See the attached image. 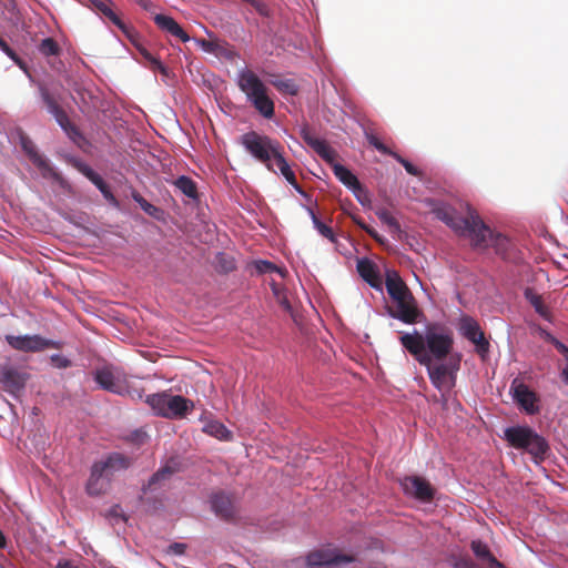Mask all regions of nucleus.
Instances as JSON below:
<instances>
[{
    "label": "nucleus",
    "instance_id": "nucleus-1",
    "mask_svg": "<svg viewBox=\"0 0 568 568\" xmlns=\"http://www.w3.org/2000/svg\"><path fill=\"white\" fill-rule=\"evenodd\" d=\"M241 144L256 161L264 164L271 172L276 173L275 166L278 169L285 180L301 194H305L298 184L294 172L286 162L283 153L282 144L270 138L268 135L260 134L255 131H250L241 136Z\"/></svg>",
    "mask_w": 568,
    "mask_h": 568
},
{
    "label": "nucleus",
    "instance_id": "nucleus-2",
    "mask_svg": "<svg viewBox=\"0 0 568 568\" xmlns=\"http://www.w3.org/2000/svg\"><path fill=\"white\" fill-rule=\"evenodd\" d=\"M433 213L436 219L444 222L457 234L467 236L473 246H481L486 243L489 227L469 205H467L466 217L458 215L453 206L445 203L437 204L433 209Z\"/></svg>",
    "mask_w": 568,
    "mask_h": 568
},
{
    "label": "nucleus",
    "instance_id": "nucleus-3",
    "mask_svg": "<svg viewBox=\"0 0 568 568\" xmlns=\"http://www.w3.org/2000/svg\"><path fill=\"white\" fill-rule=\"evenodd\" d=\"M385 286L395 303V307H387L389 316L405 324L419 323L424 313L419 310L412 291L396 271L386 273Z\"/></svg>",
    "mask_w": 568,
    "mask_h": 568
},
{
    "label": "nucleus",
    "instance_id": "nucleus-4",
    "mask_svg": "<svg viewBox=\"0 0 568 568\" xmlns=\"http://www.w3.org/2000/svg\"><path fill=\"white\" fill-rule=\"evenodd\" d=\"M237 84L245 93L247 101L265 119L274 116V102L268 94V89L253 71H241Z\"/></svg>",
    "mask_w": 568,
    "mask_h": 568
},
{
    "label": "nucleus",
    "instance_id": "nucleus-5",
    "mask_svg": "<svg viewBox=\"0 0 568 568\" xmlns=\"http://www.w3.org/2000/svg\"><path fill=\"white\" fill-rule=\"evenodd\" d=\"M505 439L511 447L527 452L536 463L545 460L549 452L547 440L528 426L506 428Z\"/></svg>",
    "mask_w": 568,
    "mask_h": 568
},
{
    "label": "nucleus",
    "instance_id": "nucleus-6",
    "mask_svg": "<svg viewBox=\"0 0 568 568\" xmlns=\"http://www.w3.org/2000/svg\"><path fill=\"white\" fill-rule=\"evenodd\" d=\"M301 136L325 162L332 165L335 176L344 185L353 190L361 189L358 179L346 166L335 162L336 152L326 141L316 138L307 126L301 130Z\"/></svg>",
    "mask_w": 568,
    "mask_h": 568
},
{
    "label": "nucleus",
    "instance_id": "nucleus-7",
    "mask_svg": "<svg viewBox=\"0 0 568 568\" xmlns=\"http://www.w3.org/2000/svg\"><path fill=\"white\" fill-rule=\"evenodd\" d=\"M145 402L156 415L166 418H182L194 408V403L191 399L166 392L149 395Z\"/></svg>",
    "mask_w": 568,
    "mask_h": 568
},
{
    "label": "nucleus",
    "instance_id": "nucleus-8",
    "mask_svg": "<svg viewBox=\"0 0 568 568\" xmlns=\"http://www.w3.org/2000/svg\"><path fill=\"white\" fill-rule=\"evenodd\" d=\"M426 351L432 361H443L450 354L454 339L449 331L439 324H430L425 333Z\"/></svg>",
    "mask_w": 568,
    "mask_h": 568
},
{
    "label": "nucleus",
    "instance_id": "nucleus-9",
    "mask_svg": "<svg viewBox=\"0 0 568 568\" xmlns=\"http://www.w3.org/2000/svg\"><path fill=\"white\" fill-rule=\"evenodd\" d=\"M93 378L103 390L121 396L129 390V376L118 366L104 365L97 368Z\"/></svg>",
    "mask_w": 568,
    "mask_h": 568
},
{
    "label": "nucleus",
    "instance_id": "nucleus-10",
    "mask_svg": "<svg viewBox=\"0 0 568 568\" xmlns=\"http://www.w3.org/2000/svg\"><path fill=\"white\" fill-rule=\"evenodd\" d=\"M424 366L427 368L432 384L439 392H448L455 386V372L459 368L458 363L434 364L429 357V363Z\"/></svg>",
    "mask_w": 568,
    "mask_h": 568
},
{
    "label": "nucleus",
    "instance_id": "nucleus-11",
    "mask_svg": "<svg viewBox=\"0 0 568 568\" xmlns=\"http://www.w3.org/2000/svg\"><path fill=\"white\" fill-rule=\"evenodd\" d=\"M355 557L337 552L335 549H318L311 551L306 557L308 568H322L324 566H339L353 562Z\"/></svg>",
    "mask_w": 568,
    "mask_h": 568
},
{
    "label": "nucleus",
    "instance_id": "nucleus-12",
    "mask_svg": "<svg viewBox=\"0 0 568 568\" xmlns=\"http://www.w3.org/2000/svg\"><path fill=\"white\" fill-rule=\"evenodd\" d=\"M459 328L463 336L476 345L477 353L485 357L489 352V342L486 339L478 322L470 316H463Z\"/></svg>",
    "mask_w": 568,
    "mask_h": 568
},
{
    "label": "nucleus",
    "instance_id": "nucleus-13",
    "mask_svg": "<svg viewBox=\"0 0 568 568\" xmlns=\"http://www.w3.org/2000/svg\"><path fill=\"white\" fill-rule=\"evenodd\" d=\"M7 343L14 349L21 352H40L45 348H57V343L45 339L40 335L14 336L7 335Z\"/></svg>",
    "mask_w": 568,
    "mask_h": 568
},
{
    "label": "nucleus",
    "instance_id": "nucleus-14",
    "mask_svg": "<svg viewBox=\"0 0 568 568\" xmlns=\"http://www.w3.org/2000/svg\"><path fill=\"white\" fill-rule=\"evenodd\" d=\"M402 346L420 364L427 365L429 363L430 354L426 351L425 335L418 331L413 333L402 334L399 337Z\"/></svg>",
    "mask_w": 568,
    "mask_h": 568
},
{
    "label": "nucleus",
    "instance_id": "nucleus-15",
    "mask_svg": "<svg viewBox=\"0 0 568 568\" xmlns=\"http://www.w3.org/2000/svg\"><path fill=\"white\" fill-rule=\"evenodd\" d=\"M514 400L529 415H534L539 412L536 405L537 396L525 383L519 378H515L510 386Z\"/></svg>",
    "mask_w": 568,
    "mask_h": 568
},
{
    "label": "nucleus",
    "instance_id": "nucleus-16",
    "mask_svg": "<svg viewBox=\"0 0 568 568\" xmlns=\"http://www.w3.org/2000/svg\"><path fill=\"white\" fill-rule=\"evenodd\" d=\"M131 464L132 459L130 457L120 453H111L105 458L95 462L92 466L98 468L111 481L115 473L128 469Z\"/></svg>",
    "mask_w": 568,
    "mask_h": 568
},
{
    "label": "nucleus",
    "instance_id": "nucleus-17",
    "mask_svg": "<svg viewBox=\"0 0 568 568\" xmlns=\"http://www.w3.org/2000/svg\"><path fill=\"white\" fill-rule=\"evenodd\" d=\"M405 494L414 498L428 503L434 498L435 489L429 481L419 476H407L402 481Z\"/></svg>",
    "mask_w": 568,
    "mask_h": 568
},
{
    "label": "nucleus",
    "instance_id": "nucleus-18",
    "mask_svg": "<svg viewBox=\"0 0 568 568\" xmlns=\"http://www.w3.org/2000/svg\"><path fill=\"white\" fill-rule=\"evenodd\" d=\"M39 91L45 106L48 108V111L54 116L58 124L67 132H69V130H74V126L71 124L68 114L60 106L49 90L44 85H40Z\"/></svg>",
    "mask_w": 568,
    "mask_h": 568
},
{
    "label": "nucleus",
    "instance_id": "nucleus-19",
    "mask_svg": "<svg viewBox=\"0 0 568 568\" xmlns=\"http://www.w3.org/2000/svg\"><path fill=\"white\" fill-rule=\"evenodd\" d=\"M179 463L174 459L169 460L149 479L148 484L142 487L143 494L162 488L173 474L179 471Z\"/></svg>",
    "mask_w": 568,
    "mask_h": 568
},
{
    "label": "nucleus",
    "instance_id": "nucleus-20",
    "mask_svg": "<svg viewBox=\"0 0 568 568\" xmlns=\"http://www.w3.org/2000/svg\"><path fill=\"white\" fill-rule=\"evenodd\" d=\"M211 508L214 514L224 519L231 520L236 515V507L230 495L223 491L215 493L211 496Z\"/></svg>",
    "mask_w": 568,
    "mask_h": 568
},
{
    "label": "nucleus",
    "instance_id": "nucleus-21",
    "mask_svg": "<svg viewBox=\"0 0 568 568\" xmlns=\"http://www.w3.org/2000/svg\"><path fill=\"white\" fill-rule=\"evenodd\" d=\"M365 136L367 142L374 146L376 150H378L383 154H387L392 158H394L398 163H400L406 172L414 176H420L422 172L418 170L415 165H413L409 161L404 159L402 155H399L397 152L392 151L389 148H387L381 140L372 132H365Z\"/></svg>",
    "mask_w": 568,
    "mask_h": 568
},
{
    "label": "nucleus",
    "instance_id": "nucleus-22",
    "mask_svg": "<svg viewBox=\"0 0 568 568\" xmlns=\"http://www.w3.org/2000/svg\"><path fill=\"white\" fill-rule=\"evenodd\" d=\"M493 246L496 254H498L504 260H514V244L513 242L505 235L500 233H494L489 229V234L487 235V241L484 245L478 246L479 248H484L487 246Z\"/></svg>",
    "mask_w": 568,
    "mask_h": 568
},
{
    "label": "nucleus",
    "instance_id": "nucleus-23",
    "mask_svg": "<svg viewBox=\"0 0 568 568\" xmlns=\"http://www.w3.org/2000/svg\"><path fill=\"white\" fill-rule=\"evenodd\" d=\"M357 272L373 288L382 290V277L374 262L368 258L358 260Z\"/></svg>",
    "mask_w": 568,
    "mask_h": 568
},
{
    "label": "nucleus",
    "instance_id": "nucleus-24",
    "mask_svg": "<svg viewBox=\"0 0 568 568\" xmlns=\"http://www.w3.org/2000/svg\"><path fill=\"white\" fill-rule=\"evenodd\" d=\"M22 149L29 156L31 162L41 170L44 176L55 175L53 169L50 166L48 161L37 151L36 145L29 139H22Z\"/></svg>",
    "mask_w": 568,
    "mask_h": 568
},
{
    "label": "nucleus",
    "instance_id": "nucleus-25",
    "mask_svg": "<svg viewBox=\"0 0 568 568\" xmlns=\"http://www.w3.org/2000/svg\"><path fill=\"white\" fill-rule=\"evenodd\" d=\"M154 22L162 31H165L172 37L180 39L182 42H187L190 40L189 34L172 17L165 14H156L154 17Z\"/></svg>",
    "mask_w": 568,
    "mask_h": 568
},
{
    "label": "nucleus",
    "instance_id": "nucleus-26",
    "mask_svg": "<svg viewBox=\"0 0 568 568\" xmlns=\"http://www.w3.org/2000/svg\"><path fill=\"white\" fill-rule=\"evenodd\" d=\"M26 381L27 374L12 367L3 368L0 375V382L10 392L22 389Z\"/></svg>",
    "mask_w": 568,
    "mask_h": 568
},
{
    "label": "nucleus",
    "instance_id": "nucleus-27",
    "mask_svg": "<svg viewBox=\"0 0 568 568\" xmlns=\"http://www.w3.org/2000/svg\"><path fill=\"white\" fill-rule=\"evenodd\" d=\"M110 484L111 481H109L98 468L92 466L85 490L90 496H100L108 491Z\"/></svg>",
    "mask_w": 568,
    "mask_h": 568
},
{
    "label": "nucleus",
    "instance_id": "nucleus-28",
    "mask_svg": "<svg viewBox=\"0 0 568 568\" xmlns=\"http://www.w3.org/2000/svg\"><path fill=\"white\" fill-rule=\"evenodd\" d=\"M525 297L539 316H541L545 321L550 323L552 322V314L549 307L544 303L541 295L537 294L532 288H526Z\"/></svg>",
    "mask_w": 568,
    "mask_h": 568
},
{
    "label": "nucleus",
    "instance_id": "nucleus-29",
    "mask_svg": "<svg viewBox=\"0 0 568 568\" xmlns=\"http://www.w3.org/2000/svg\"><path fill=\"white\" fill-rule=\"evenodd\" d=\"M203 432L220 440H231L232 432L224 424L216 419H206L203 425Z\"/></svg>",
    "mask_w": 568,
    "mask_h": 568
},
{
    "label": "nucleus",
    "instance_id": "nucleus-30",
    "mask_svg": "<svg viewBox=\"0 0 568 568\" xmlns=\"http://www.w3.org/2000/svg\"><path fill=\"white\" fill-rule=\"evenodd\" d=\"M196 44L205 52L213 53L215 55L229 57L231 51L229 50L225 42L219 39H195Z\"/></svg>",
    "mask_w": 568,
    "mask_h": 568
},
{
    "label": "nucleus",
    "instance_id": "nucleus-31",
    "mask_svg": "<svg viewBox=\"0 0 568 568\" xmlns=\"http://www.w3.org/2000/svg\"><path fill=\"white\" fill-rule=\"evenodd\" d=\"M471 550L481 560L487 561L488 568H504L503 564H500L490 552L489 548L486 544L480 540H474L471 542Z\"/></svg>",
    "mask_w": 568,
    "mask_h": 568
},
{
    "label": "nucleus",
    "instance_id": "nucleus-32",
    "mask_svg": "<svg viewBox=\"0 0 568 568\" xmlns=\"http://www.w3.org/2000/svg\"><path fill=\"white\" fill-rule=\"evenodd\" d=\"M174 185L187 197L197 199V186L191 178L181 175L175 180Z\"/></svg>",
    "mask_w": 568,
    "mask_h": 568
},
{
    "label": "nucleus",
    "instance_id": "nucleus-33",
    "mask_svg": "<svg viewBox=\"0 0 568 568\" xmlns=\"http://www.w3.org/2000/svg\"><path fill=\"white\" fill-rule=\"evenodd\" d=\"M307 211L312 219L313 225L317 230V232L322 236L327 239L329 242L337 243V237H336L333 229L331 226L326 225L325 223H323L312 209L308 207Z\"/></svg>",
    "mask_w": 568,
    "mask_h": 568
},
{
    "label": "nucleus",
    "instance_id": "nucleus-34",
    "mask_svg": "<svg viewBox=\"0 0 568 568\" xmlns=\"http://www.w3.org/2000/svg\"><path fill=\"white\" fill-rule=\"evenodd\" d=\"M39 51L44 57H57L61 52V48L53 38H45L39 44Z\"/></svg>",
    "mask_w": 568,
    "mask_h": 568
},
{
    "label": "nucleus",
    "instance_id": "nucleus-35",
    "mask_svg": "<svg viewBox=\"0 0 568 568\" xmlns=\"http://www.w3.org/2000/svg\"><path fill=\"white\" fill-rule=\"evenodd\" d=\"M377 215L378 219L389 227L392 233L402 232L398 221L388 211H381Z\"/></svg>",
    "mask_w": 568,
    "mask_h": 568
},
{
    "label": "nucleus",
    "instance_id": "nucleus-36",
    "mask_svg": "<svg viewBox=\"0 0 568 568\" xmlns=\"http://www.w3.org/2000/svg\"><path fill=\"white\" fill-rule=\"evenodd\" d=\"M132 197L146 214L155 216L156 213L159 212V209L153 204L149 203L140 193L134 192L132 194Z\"/></svg>",
    "mask_w": 568,
    "mask_h": 568
},
{
    "label": "nucleus",
    "instance_id": "nucleus-37",
    "mask_svg": "<svg viewBox=\"0 0 568 568\" xmlns=\"http://www.w3.org/2000/svg\"><path fill=\"white\" fill-rule=\"evenodd\" d=\"M275 88L290 95H295L298 92V88L293 80H280L274 82Z\"/></svg>",
    "mask_w": 568,
    "mask_h": 568
},
{
    "label": "nucleus",
    "instance_id": "nucleus-38",
    "mask_svg": "<svg viewBox=\"0 0 568 568\" xmlns=\"http://www.w3.org/2000/svg\"><path fill=\"white\" fill-rule=\"evenodd\" d=\"M140 52L143 58L150 62V65L153 70H159L162 74L168 73V69L163 65V63L158 58L152 55L148 50L142 49Z\"/></svg>",
    "mask_w": 568,
    "mask_h": 568
},
{
    "label": "nucleus",
    "instance_id": "nucleus-39",
    "mask_svg": "<svg viewBox=\"0 0 568 568\" xmlns=\"http://www.w3.org/2000/svg\"><path fill=\"white\" fill-rule=\"evenodd\" d=\"M352 219L354 223L364 230L371 237H373L378 243H384V239L376 232V230L365 224L361 217L353 216Z\"/></svg>",
    "mask_w": 568,
    "mask_h": 568
},
{
    "label": "nucleus",
    "instance_id": "nucleus-40",
    "mask_svg": "<svg viewBox=\"0 0 568 568\" xmlns=\"http://www.w3.org/2000/svg\"><path fill=\"white\" fill-rule=\"evenodd\" d=\"M93 184L99 189V191L103 194V196H104L108 201H110V202H112V203H115V202H116V200H115L114 195L112 194V192H111V190H110L109 185L105 183V181H104L101 176H99L98 179H95V181H94V183H93Z\"/></svg>",
    "mask_w": 568,
    "mask_h": 568
},
{
    "label": "nucleus",
    "instance_id": "nucleus-41",
    "mask_svg": "<svg viewBox=\"0 0 568 568\" xmlns=\"http://www.w3.org/2000/svg\"><path fill=\"white\" fill-rule=\"evenodd\" d=\"M93 184L99 189V191L103 194V196H104L108 201H110V202H112V203H115V202H116V200H115L114 195L112 194V192H111V190H110L109 185L105 183V181H104L101 176H99L98 179H95V181H94V183H93Z\"/></svg>",
    "mask_w": 568,
    "mask_h": 568
},
{
    "label": "nucleus",
    "instance_id": "nucleus-42",
    "mask_svg": "<svg viewBox=\"0 0 568 568\" xmlns=\"http://www.w3.org/2000/svg\"><path fill=\"white\" fill-rule=\"evenodd\" d=\"M93 184L99 189V191L103 194V196H104L108 201H110V202H112V203H115V202H116V200H115L114 195L112 194V192H111V190H110L109 185L105 183V181H104L101 176H99L98 179H95V181H94V183H93Z\"/></svg>",
    "mask_w": 568,
    "mask_h": 568
},
{
    "label": "nucleus",
    "instance_id": "nucleus-43",
    "mask_svg": "<svg viewBox=\"0 0 568 568\" xmlns=\"http://www.w3.org/2000/svg\"><path fill=\"white\" fill-rule=\"evenodd\" d=\"M93 184L99 189V191L103 194V196H104L108 201H110V202H112V203H115V202H116V200H115L114 195L112 194V192H111V190H110L109 185L105 183V181H104L101 176H99L98 179H95V181H94V183H93Z\"/></svg>",
    "mask_w": 568,
    "mask_h": 568
},
{
    "label": "nucleus",
    "instance_id": "nucleus-44",
    "mask_svg": "<svg viewBox=\"0 0 568 568\" xmlns=\"http://www.w3.org/2000/svg\"><path fill=\"white\" fill-rule=\"evenodd\" d=\"M93 184L99 189V191L103 194V196H104L108 201H110V202H112V203H115V202H116V200H115L114 195L112 194V192H111V190H110L109 185L105 183V181H104L101 176H99L98 179H95V181H94V183H93Z\"/></svg>",
    "mask_w": 568,
    "mask_h": 568
},
{
    "label": "nucleus",
    "instance_id": "nucleus-45",
    "mask_svg": "<svg viewBox=\"0 0 568 568\" xmlns=\"http://www.w3.org/2000/svg\"><path fill=\"white\" fill-rule=\"evenodd\" d=\"M93 184L99 189V191L103 194V196H104L108 201H110V202H112V203H115V202H116V200H115L114 195L112 194V192H111V190H110L109 185L105 183V181H104L101 176H99L98 179H95V181H94V183H93Z\"/></svg>",
    "mask_w": 568,
    "mask_h": 568
},
{
    "label": "nucleus",
    "instance_id": "nucleus-46",
    "mask_svg": "<svg viewBox=\"0 0 568 568\" xmlns=\"http://www.w3.org/2000/svg\"><path fill=\"white\" fill-rule=\"evenodd\" d=\"M0 49L20 68L23 67L21 58L9 47V44L0 37Z\"/></svg>",
    "mask_w": 568,
    "mask_h": 568
},
{
    "label": "nucleus",
    "instance_id": "nucleus-47",
    "mask_svg": "<svg viewBox=\"0 0 568 568\" xmlns=\"http://www.w3.org/2000/svg\"><path fill=\"white\" fill-rule=\"evenodd\" d=\"M75 168L92 183H94L95 179L100 176L95 171H93L88 164L83 162H78Z\"/></svg>",
    "mask_w": 568,
    "mask_h": 568
},
{
    "label": "nucleus",
    "instance_id": "nucleus-48",
    "mask_svg": "<svg viewBox=\"0 0 568 568\" xmlns=\"http://www.w3.org/2000/svg\"><path fill=\"white\" fill-rule=\"evenodd\" d=\"M219 265L224 272H231L235 270V263L233 258H229L225 254L217 256Z\"/></svg>",
    "mask_w": 568,
    "mask_h": 568
},
{
    "label": "nucleus",
    "instance_id": "nucleus-49",
    "mask_svg": "<svg viewBox=\"0 0 568 568\" xmlns=\"http://www.w3.org/2000/svg\"><path fill=\"white\" fill-rule=\"evenodd\" d=\"M101 11L103 12V14L110 19L116 27H119L120 29H124V23L121 21V19L119 18V16L109 7H104L101 9Z\"/></svg>",
    "mask_w": 568,
    "mask_h": 568
},
{
    "label": "nucleus",
    "instance_id": "nucleus-50",
    "mask_svg": "<svg viewBox=\"0 0 568 568\" xmlns=\"http://www.w3.org/2000/svg\"><path fill=\"white\" fill-rule=\"evenodd\" d=\"M254 9L255 11L262 16V17H268L270 16V9H268V6L261 1V0H253V1H250L248 2Z\"/></svg>",
    "mask_w": 568,
    "mask_h": 568
},
{
    "label": "nucleus",
    "instance_id": "nucleus-51",
    "mask_svg": "<svg viewBox=\"0 0 568 568\" xmlns=\"http://www.w3.org/2000/svg\"><path fill=\"white\" fill-rule=\"evenodd\" d=\"M547 338L554 344L556 349L561 355H564L565 359H567L568 358V347L564 343H561L560 341H558L557 338L551 336L549 333H547Z\"/></svg>",
    "mask_w": 568,
    "mask_h": 568
},
{
    "label": "nucleus",
    "instance_id": "nucleus-52",
    "mask_svg": "<svg viewBox=\"0 0 568 568\" xmlns=\"http://www.w3.org/2000/svg\"><path fill=\"white\" fill-rule=\"evenodd\" d=\"M185 550H186V545L182 544V542H173L168 548L169 554H173V555H178V556L183 555L185 552Z\"/></svg>",
    "mask_w": 568,
    "mask_h": 568
},
{
    "label": "nucleus",
    "instance_id": "nucleus-53",
    "mask_svg": "<svg viewBox=\"0 0 568 568\" xmlns=\"http://www.w3.org/2000/svg\"><path fill=\"white\" fill-rule=\"evenodd\" d=\"M130 396L132 399H141L143 397V390L135 388L129 382V390L124 394V396Z\"/></svg>",
    "mask_w": 568,
    "mask_h": 568
},
{
    "label": "nucleus",
    "instance_id": "nucleus-54",
    "mask_svg": "<svg viewBox=\"0 0 568 568\" xmlns=\"http://www.w3.org/2000/svg\"><path fill=\"white\" fill-rule=\"evenodd\" d=\"M256 267L260 272L264 273V272H268V271L273 270L274 265L267 261H258L256 263Z\"/></svg>",
    "mask_w": 568,
    "mask_h": 568
},
{
    "label": "nucleus",
    "instance_id": "nucleus-55",
    "mask_svg": "<svg viewBox=\"0 0 568 568\" xmlns=\"http://www.w3.org/2000/svg\"><path fill=\"white\" fill-rule=\"evenodd\" d=\"M109 515L112 517H120L123 520H126V518L122 515V508L120 507V505L112 506L111 509L109 510Z\"/></svg>",
    "mask_w": 568,
    "mask_h": 568
},
{
    "label": "nucleus",
    "instance_id": "nucleus-56",
    "mask_svg": "<svg viewBox=\"0 0 568 568\" xmlns=\"http://www.w3.org/2000/svg\"><path fill=\"white\" fill-rule=\"evenodd\" d=\"M52 361L58 362L59 367L65 368V367L70 366V361L67 358L60 357L59 355L52 356Z\"/></svg>",
    "mask_w": 568,
    "mask_h": 568
},
{
    "label": "nucleus",
    "instance_id": "nucleus-57",
    "mask_svg": "<svg viewBox=\"0 0 568 568\" xmlns=\"http://www.w3.org/2000/svg\"><path fill=\"white\" fill-rule=\"evenodd\" d=\"M55 568H79L74 566L70 560H60Z\"/></svg>",
    "mask_w": 568,
    "mask_h": 568
},
{
    "label": "nucleus",
    "instance_id": "nucleus-58",
    "mask_svg": "<svg viewBox=\"0 0 568 568\" xmlns=\"http://www.w3.org/2000/svg\"><path fill=\"white\" fill-rule=\"evenodd\" d=\"M6 545H7L6 537H4L3 532L0 530V549L4 548Z\"/></svg>",
    "mask_w": 568,
    "mask_h": 568
},
{
    "label": "nucleus",
    "instance_id": "nucleus-59",
    "mask_svg": "<svg viewBox=\"0 0 568 568\" xmlns=\"http://www.w3.org/2000/svg\"><path fill=\"white\" fill-rule=\"evenodd\" d=\"M566 362H567V365L562 369V375H564L565 381L568 383V358L566 359Z\"/></svg>",
    "mask_w": 568,
    "mask_h": 568
},
{
    "label": "nucleus",
    "instance_id": "nucleus-60",
    "mask_svg": "<svg viewBox=\"0 0 568 568\" xmlns=\"http://www.w3.org/2000/svg\"><path fill=\"white\" fill-rule=\"evenodd\" d=\"M463 568H476V567H475L474 562H471V561H464Z\"/></svg>",
    "mask_w": 568,
    "mask_h": 568
},
{
    "label": "nucleus",
    "instance_id": "nucleus-61",
    "mask_svg": "<svg viewBox=\"0 0 568 568\" xmlns=\"http://www.w3.org/2000/svg\"><path fill=\"white\" fill-rule=\"evenodd\" d=\"M281 304H282L286 310H290V308H291L290 303H288V301H287L286 298H283V300L281 301Z\"/></svg>",
    "mask_w": 568,
    "mask_h": 568
}]
</instances>
